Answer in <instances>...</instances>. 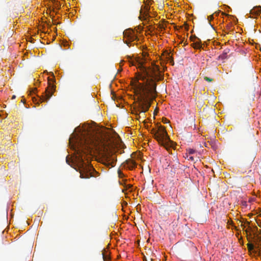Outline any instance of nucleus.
<instances>
[{
    "instance_id": "obj_12",
    "label": "nucleus",
    "mask_w": 261,
    "mask_h": 261,
    "mask_svg": "<svg viewBox=\"0 0 261 261\" xmlns=\"http://www.w3.org/2000/svg\"><path fill=\"white\" fill-rule=\"evenodd\" d=\"M102 257L104 261H109L110 259V257L107 251L102 253Z\"/></svg>"
},
{
    "instance_id": "obj_9",
    "label": "nucleus",
    "mask_w": 261,
    "mask_h": 261,
    "mask_svg": "<svg viewBox=\"0 0 261 261\" xmlns=\"http://www.w3.org/2000/svg\"><path fill=\"white\" fill-rule=\"evenodd\" d=\"M261 12V6L254 7L250 10V13L256 15H258Z\"/></svg>"
},
{
    "instance_id": "obj_6",
    "label": "nucleus",
    "mask_w": 261,
    "mask_h": 261,
    "mask_svg": "<svg viewBox=\"0 0 261 261\" xmlns=\"http://www.w3.org/2000/svg\"><path fill=\"white\" fill-rule=\"evenodd\" d=\"M123 35L124 37L129 41H133L137 38L135 32L131 29L125 30L123 32Z\"/></svg>"
},
{
    "instance_id": "obj_18",
    "label": "nucleus",
    "mask_w": 261,
    "mask_h": 261,
    "mask_svg": "<svg viewBox=\"0 0 261 261\" xmlns=\"http://www.w3.org/2000/svg\"><path fill=\"white\" fill-rule=\"evenodd\" d=\"M214 18L213 17V15H210V16L208 17V20L210 21H211Z\"/></svg>"
},
{
    "instance_id": "obj_23",
    "label": "nucleus",
    "mask_w": 261,
    "mask_h": 261,
    "mask_svg": "<svg viewBox=\"0 0 261 261\" xmlns=\"http://www.w3.org/2000/svg\"><path fill=\"white\" fill-rule=\"evenodd\" d=\"M124 144H122V143H121V144H120V147H121V146H123Z\"/></svg>"
},
{
    "instance_id": "obj_22",
    "label": "nucleus",
    "mask_w": 261,
    "mask_h": 261,
    "mask_svg": "<svg viewBox=\"0 0 261 261\" xmlns=\"http://www.w3.org/2000/svg\"><path fill=\"white\" fill-rule=\"evenodd\" d=\"M125 43L127 44V45H129V42L127 41H126Z\"/></svg>"
},
{
    "instance_id": "obj_7",
    "label": "nucleus",
    "mask_w": 261,
    "mask_h": 261,
    "mask_svg": "<svg viewBox=\"0 0 261 261\" xmlns=\"http://www.w3.org/2000/svg\"><path fill=\"white\" fill-rule=\"evenodd\" d=\"M149 9L150 7L149 5L144 6V9H141L140 10V15L139 16V18L142 20H146L149 17L148 12Z\"/></svg>"
},
{
    "instance_id": "obj_15",
    "label": "nucleus",
    "mask_w": 261,
    "mask_h": 261,
    "mask_svg": "<svg viewBox=\"0 0 261 261\" xmlns=\"http://www.w3.org/2000/svg\"><path fill=\"white\" fill-rule=\"evenodd\" d=\"M157 132H158V129L156 130V129L155 128H152L151 129V133L153 135L155 139H156V136L157 135Z\"/></svg>"
},
{
    "instance_id": "obj_16",
    "label": "nucleus",
    "mask_w": 261,
    "mask_h": 261,
    "mask_svg": "<svg viewBox=\"0 0 261 261\" xmlns=\"http://www.w3.org/2000/svg\"><path fill=\"white\" fill-rule=\"evenodd\" d=\"M248 249L249 251L252 250L254 249V245L252 244H247Z\"/></svg>"
},
{
    "instance_id": "obj_26",
    "label": "nucleus",
    "mask_w": 261,
    "mask_h": 261,
    "mask_svg": "<svg viewBox=\"0 0 261 261\" xmlns=\"http://www.w3.org/2000/svg\"><path fill=\"white\" fill-rule=\"evenodd\" d=\"M12 98H13V99L15 98V95H13V97H12Z\"/></svg>"
},
{
    "instance_id": "obj_10",
    "label": "nucleus",
    "mask_w": 261,
    "mask_h": 261,
    "mask_svg": "<svg viewBox=\"0 0 261 261\" xmlns=\"http://www.w3.org/2000/svg\"><path fill=\"white\" fill-rule=\"evenodd\" d=\"M199 41H197L192 44V46L195 49H201L202 48V45L201 43V41L199 38H198Z\"/></svg>"
},
{
    "instance_id": "obj_20",
    "label": "nucleus",
    "mask_w": 261,
    "mask_h": 261,
    "mask_svg": "<svg viewBox=\"0 0 261 261\" xmlns=\"http://www.w3.org/2000/svg\"><path fill=\"white\" fill-rule=\"evenodd\" d=\"M37 90V89L36 88H34L32 90V92L33 93H35V92Z\"/></svg>"
},
{
    "instance_id": "obj_2",
    "label": "nucleus",
    "mask_w": 261,
    "mask_h": 261,
    "mask_svg": "<svg viewBox=\"0 0 261 261\" xmlns=\"http://www.w3.org/2000/svg\"><path fill=\"white\" fill-rule=\"evenodd\" d=\"M140 70L142 73L139 75L138 80L134 82V85L137 94L138 105L135 108L136 115L143 114L149 110L154 94L156 93L155 81L161 79L162 75L159 66L153 65L147 69L141 65Z\"/></svg>"
},
{
    "instance_id": "obj_24",
    "label": "nucleus",
    "mask_w": 261,
    "mask_h": 261,
    "mask_svg": "<svg viewBox=\"0 0 261 261\" xmlns=\"http://www.w3.org/2000/svg\"><path fill=\"white\" fill-rule=\"evenodd\" d=\"M131 187H132V185H128V188H130Z\"/></svg>"
},
{
    "instance_id": "obj_14",
    "label": "nucleus",
    "mask_w": 261,
    "mask_h": 261,
    "mask_svg": "<svg viewBox=\"0 0 261 261\" xmlns=\"http://www.w3.org/2000/svg\"><path fill=\"white\" fill-rule=\"evenodd\" d=\"M186 158L188 159V160L194 161V157L192 155H190L189 154L186 153Z\"/></svg>"
},
{
    "instance_id": "obj_21",
    "label": "nucleus",
    "mask_w": 261,
    "mask_h": 261,
    "mask_svg": "<svg viewBox=\"0 0 261 261\" xmlns=\"http://www.w3.org/2000/svg\"><path fill=\"white\" fill-rule=\"evenodd\" d=\"M66 162L69 165V160L67 157L66 158Z\"/></svg>"
},
{
    "instance_id": "obj_11",
    "label": "nucleus",
    "mask_w": 261,
    "mask_h": 261,
    "mask_svg": "<svg viewBox=\"0 0 261 261\" xmlns=\"http://www.w3.org/2000/svg\"><path fill=\"white\" fill-rule=\"evenodd\" d=\"M229 52L228 49H225L223 51V53L219 56V58L222 60L225 59L227 57V54Z\"/></svg>"
},
{
    "instance_id": "obj_19",
    "label": "nucleus",
    "mask_w": 261,
    "mask_h": 261,
    "mask_svg": "<svg viewBox=\"0 0 261 261\" xmlns=\"http://www.w3.org/2000/svg\"><path fill=\"white\" fill-rule=\"evenodd\" d=\"M118 174H119V176H120L122 174V172L120 170L118 171Z\"/></svg>"
},
{
    "instance_id": "obj_27",
    "label": "nucleus",
    "mask_w": 261,
    "mask_h": 261,
    "mask_svg": "<svg viewBox=\"0 0 261 261\" xmlns=\"http://www.w3.org/2000/svg\"><path fill=\"white\" fill-rule=\"evenodd\" d=\"M210 24L211 25V27H212L213 28H213V25H212L210 23Z\"/></svg>"
},
{
    "instance_id": "obj_25",
    "label": "nucleus",
    "mask_w": 261,
    "mask_h": 261,
    "mask_svg": "<svg viewBox=\"0 0 261 261\" xmlns=\"http://www.w3.org/2000/svg\"><path fill=\"white\" fill-rule=\"evenodd\" d=\"M190 39L191 40V41H193L192 37H191Z\"/></svg>"
},
{
    "instance_id": "obj_13",
    "label": "nucleus",
    "mask_w": 261,
    "mask_h": 261,
    "mask_svg": "<svg viewBox=\"0 0 261 261\" xmlns=\"http://www.w3.org/2000/svg\"><path fill=\"white\" fill-rule=\"evenodd\" d=\"M196 152V150L192 148H188L187 149V153L188 154H189L190 155H192L194 154Z\"/></svg>"
},
{
    "instance_id": "obj_4",
    "label": "nucleus",
    "mask_w": 261,
    "mask_h": 261,
    "mask_svg": "<svg viewBox=\"0 0 261 261\" xmlns=\"http://www.w3.org/2000/svg\"><path fill=\"white\" fill-rule=\"evenodd\" d=\"M156 140L160 145L167 150L174 145V142L170 140L165 127L162 125L160 126L158 129Z\"/></svg>"
},
{
    "instance_id": "obj_1",
    "label": "nucleus",
    "mask_w": 261,
    "mask_h": 261,
    "mask_svg": "<svg viewBox=\"0 0 261 261\" xmlns=\"http://www.w3.org/2000/svg\"><path fill=\"white\" fill-rule=\"evenodd\" d=\"M76 133H73L71 137L69 139V143L71 148L74 150L75 162L80 173L82 178H89L92 176V170H94L90 166L89 162H85L86 155L91 154L92 152L97 153L93 147L92 140L94 138H101V133L94 131L89 126L78 127L75 128Z\"/></svg>"
},
{
    "instance_id": "obj_5",
    "label": "nucleus",
    "mask_w": 261,
    "mask_h": 261,
    "mask_svg": "<svg viewBox=\"0 0 261 261\" xmlns=\"http://www.w3.org/2000/svg\"><path fill=\"white\" fill-rule=\"evenodd\" d=\"M51 75L53 76L52 78L48 77V87L46 89L44 95L40 98L39 101L40 102L47 101L52 96L55 91L56 86L54 83L56 82V80L53 73H51Z\"/></svg>"
},
{
    "instance_id": "obj_3",
    "label": "nucleus",
    "mask_w": 261,
    "mask_h": 261,
    "mask_svg": "<svg viewBox=\"0 0 261 261\" xmlns=\"http://www.w3.org/2000/svg\"><path fill=\"white\" fill-rule=\"evenodd\" d=\"M92 140L93 148L98 154L102 155L103 164L109 167H114L117 159L113 154L114 144L109 137L101 133V138L96 137Z\"/></svg>"
},
{
    "instance_id": "obj_8",
    "label": "nucleus",
    "mask_w": 261,
    "mask_h": 261,
    "mask_svg": "<svg viewBox=\"0 0 261 261\" xmlns=\"http://www.w3.org/2000/svg\"><path fill=\"white\" fill-rule=\"evenodd\" d=\"M126 164L127 165V167L130 170H133L137 166V164L136 163V162L134 161L130 160V159L128 160H126Z\"/></svg>"
},
{
    "instance_id": "obj_17",
    "label": "nucleus",
    "mask_w": 261,
    "mask_h": 261,
    "mask_svg": "<svg viewBox=\"0 0 261 261\" xmlns=\"http://www.w3.org/2000/svg\"><path fill=\"white\" fill-rule=\"evenodd\" d=\"M204 79L206 81H207L208 82H212L213 81V80L210 77H207V76H205L204 77Z\"/></svg>"
}]
</instances>
